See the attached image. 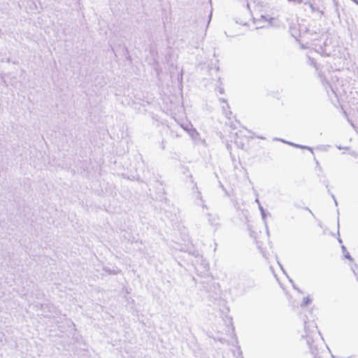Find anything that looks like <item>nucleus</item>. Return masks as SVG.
Masks as SVG:
<instances>
[{"instance_id":"f257e3e1","label":"nucleus","mask_w":358,"mask_h":358,"mask_svg":"<svg viewBox=\"0 0 358 358\" xmlns=\"http://www.w3.org/2000/svg\"><path fill=\"white\" fill-rule=\"evenodd\" d=\"M304 317V331L306 333V337L307 345L309 346L310 353L314 356V358H321L317 355V348L313 345V340L308 334L309 332L312 331V329L317 328L316 324L314 321L308 324L306 321V320H308V317L305 315Z\"/></svg>"},{"instance_id":"f03ea898","label":"nucleus","mask_w":358,"mask_h":358,"mask_svg":"<svg viewBox=\"0 0 358 358\" xmlns=\"http://www.w3.org/2000/svg\"><path fill=\"white\" fill-rule=\"evenodd\" d=\"M200 289L209 294L212 297H217L220 294V286L213 279L202 280L200 282Z\"/></svg>"},{"instance_id":"7ed1b4c3","label":"nucleus","mask_w":358,"mask_h":358,"mask_svg":"<svg viewBox=\"0 0 358 358\" xmlns=\"http://www.w3.org/2000/svg\"><path fill=\"white\" fill-rule=\"evenodd\" d=\"M66 323L67 326L71 329V330L74 331V334H73V339H74L76 343H81L83 338L81 336L76 334L77 330L75 329V324L71 320H67Z\"/></svg>"},{"instance_id":"20e7f679","label":"nucleus","mask_w":358,"mask_h":358,"mask_svg":"<svg viewBox=\"0 0 358 358\" xmlns=\"http://www.w3.org/2000/svg\"><path fill=\"white\" fill-rule=\"evenodd\" d=\"M199 264L203 271H201V273L206 272L208 271L209 264L206 259L203 258V256H201V259H198L195 260L194 265Z\"/></svg>"},{"instance_id":"39448f33","label":"nucleus","mask_w":358,"mask_h":358,"mask_svg":"<svg viewBox=\"0 0 358 358\" xmlns=\"http://www.w3.org/2000/svg\"><path fill=\"white\" fill-rule=\"evenodd\" d=\"M193 194L196 199H199L201 201V206L203 208H206V204L204 203V201L202 199L201 192L199 190L196 183H194V186L192 187Z\"/></svg>"},{"instance_id":"423d86ee","label":"nucleus","mask_w":358,"mask_h":358,"mask_svg":"<svg viewBox=\"0 0 358 358\" xmlns=\"http://www.w3.org/2000/svg\"><path fill=\"white\" fill-rule=\"evenodd\" d=\"M190 127L191 128L189 130V134L192 138V140L197 143L199 141H200V134L196 130V129L192 127V124H190Z\"/></svg>"},{"instance_id":"0eeeda50","label":"nucleus","mask_w":358,"mask_h":358,"mask_svg":"<svg viewBox=\"0 0 358 358\" xmlns=\"http://www.w3.org/2000/svg\"><path fill=\"white\" fill-rule=\"evenodd\" d=\"M119 48L121 50L122 55L126 57V59L129 61H131V57L129 55V50L125 44H119Z\"/></svg>"},{"instance_id":"6e6552de","label":"nucleus","mask_w":358,"mask_h":358,"mask_svg":"<svg viewBox=\"0 0 358 358\" xmlns=\"http://www.w3.org/2000/svg\"><path fill=\"white\" fill-rule=\"evenodd\" d=\"M287 144L291 145V146L297 148H301V149H303V150H308L310 151L313 155H314L313 149V148H311L310 146L300 145V144L294 143H292V142H289V143H287Z\"/></svg>"},{"instance_id":"1a4fd4ad","label":"nucleus","mask_w":358,"mask_h":358,"mask_svg":"<svg viewBox=\"0 0 358 358\" xmlns=\"http://www.w3.org/2000/svg\"><path fill=\"white\" fill-rule=\"evenodd\" d=\"M103 270L109 275H117L122 272L121 269L115 267V268H110L107 266H103Z\"/></svg>"},{"instance_id":"9d476101","label":"nucleus","mask_w":358,"mask_h":358,"mask_svg":"<svg viewBox=\"0 0 358 358\" xmlns=\"http://www.w3.org/2000/svg\"><path fill=\"white\" fill-rule=\"evenodd\" d=\"M289 32H290L292 36H293L296 41H299V38L301 36V34L296 27H290Z\"/></svg>"},{"instance_id":"9b49d317","label":"nucleus","mask_w":358,"mask_h":358,"mask_svg":"<svg viewBox=\"0 0 358 358\" xmlns=\"http://www.w3.org/2000/svg\"><path fill=\"white\" fill-rule=\"evenodd\" d=\"M321 78V82L322 83L323 85L326 87L327 91L328 92L327 87L331 90V92L335 94V92L331 85V84L329 83V81L324 78L320 76Z\"/></svg>"},{"instance_id":"f8f14e48","label":"nucleus","mask_w":358,"mask_h":358,"mask_svg":"<svg viewBox=\"0 0 358 358\" xmlns=\"http://www.w3.org/2000/svg\"><path fill=\"white\" fill-rule=\"evenodd\" d=\"M341 250H342V252L343 253L344 257L345 259H348L350 262H353L354 261V259L352 257V256L350 255V254L347 251V249H346L345 245H341Z\"/></svg>"},{"instance_id":"ddd939ff","label":"nucleus","mask_w":358,"mask_h":358,"mask_svg":"<svg viewBox=\"0 0 358 358\" xmlns=\"http://www.w3.org/2000/svg\"><path fill=\"white\" fill-rule=\"evenodd\" d=\"M188 253L195 257L196 259H201V255L197 250H188Z\"/></svg>"},{"instance_id":"4468645a","label":"nucleus","mask_w":358,"mask_h":358,"mask_svg":"<svg viewBox=\"0 0 358 358\" xmlns=\"http://www.w3.org/2000/svg\"><path fill=\"white\" fill-rule=\"evenodd\" d=\"M312 302V299L310 298L309 296L304 297L303 299V301L301 302L300 306L301 308L306 307L308 306Z\"/></svg>"},{"instance_id":"2eb2a0df","label":"nucleus","mask_w":358,"mask_h":358,"mask_svg":"<svg viewBox=\"0 0 358 358\" xmlns=\"http://www.w3.org/2000/svg\"><path fill=\"white\" fill-rule=\"evenodd\" d=\"M259 209L260 213H261L262 218L264 220V222H265L266 216H267V214L270 215V213H266L265 209L263 208V206H262L261 204H259Z\"/></svg>"},{"instance_id":"dca6fc26","label":"nucleus","mask_w":358,"mask_h":358,"mask_svg":"<svg viewBox=\"0 0 358 358\" xmlns=\"http://www.w3.org/2000/svg\"><path fill=\"white\" fill-rule=\"evenodd\" d=\"M320 177V182H322L324 185H325L326 188L329 187V180L326 178L324 175L318 176Z\"/></svg>"},{"instance_id":"f3484780","label":"nucleus","mask_w":358,"mask_h":358,"mask_svg":"<svg viewBox=\"0 0 358 358\" xmlns=\"http://www.w3.org/2000/svg\"><path fill=\"white\" fill-rule=\"evenodd\" d=\"M287 279L289 282L292 284V286L294 289L296 290L300 294L303 293V292L296 285L294 280L289 276H287Z\"/></svg>"},{"instance_id":"a211bd4d","label":"nucleus","mask_w":358,"mask_h":358,"mask_svg":"<svg viewBox=\"0 0 358 358\" xmlns=\"http://www.w3.org/2000/svg\"><path fill=\"white\" fill-rule=\"evenodd\" d=\"M275 259H276L277 263H278V266H279L280 268L281 269L282 272V273H283V274H285V275H286V277L287 278V276H289V275H288L287 273L286 272L285 269L284 268V267H283L282 264L280 262L279 259H278V255H275Z\"/></svg>"},{"instance_id":"6ab92c4d","label":"nucleus","mask_w":358,"mask_h":358,"mask_svg":"<svg viewBox=\"0 0 358 358\" xmlns=\"http://www.w3.org/2000/svg\"><path fill=\"white\" fill-rule=\"evenodd\" d=\"M261 20H265V21H268V22H269V24H270V25L271 26V25H272V22H273V20H274V18H273V17H270L269 19H267V17H266L265 15H262L260 16V18H259V19H257V21H260Z\"/></svg>"},{"instance_id":"aec40b11","label":"nucleus","mask_w":358,"mask_h":358,"mask_svg":"<svg viewBox=\"0 0 358 358\" xmlns=\"http://www.w3.org/2000/svg\"><path fill=\"white\" fill-rule=\"evenodd\" d=\"M339 227H340V224H339V217H338V219H337V228H338L337 235L338 236V241L340 243H342V239L340 238Z\"/></svg>"},{"instance_id":"412c9836","label":"nucleus","mask_w":358,"mask_h":358,"mask_svg":"<svg viewBox=\"0 0 358 358\" xmlns=\"http://www.w3.org/2000/svg\"><path fill=\"white\" fill-rule=\"evenodd\" d=\"M351 269L353 272V273H356V272H358V264H356V263H354L352 266H351Z\"/></svg>"},{"instance_id":"4be33fe9","label":"nucleus","mask_w":358,"mask_h":358,"mask_svg":"<svg viewBox=\"0 0 358 358\" xmlns=\"http://www.w3.org/2000/svg\"><path fill=\"white\" fill-rule=\"evenodd\" d=\"M314 161L315 162L316 166L318 168L319 171L322 172V169L320 166L319 162L317 161V159L315 157H314Z\"/></svg>"},{"instance_id":"5701e85b","label":"nucleus","mask_w":358,"mask_h":358,"mask_svg":"<svg viewBox=\"0 0 358 358\" xmlns=\"http://www.w3.org/2000/svg\"><path fill=\"white\" fill-rule=\"evenodd\" d=\"M40 308H41V309L42 310H44V308H46L49 309V308H50V306H49V305H48V304H40Z\"/></svg>"},{"instance_id":"b1692460","label":"nucleus","mask_w":358,"mask_h":358,"mask_svg":"<svg viewBox=\"0 0 358 358\" xmlns=\"http://www.w3.org/2000/svg\"><path fill=\"white\" fill-rule=\"evenodd\" d=\"M287 1L289 2H295V3H297L298 4H301L303 2V0H287Z\"/></svg>"},{"instance_id":"393cba45","label":"nucleus","mask_w":358,"mask_h":358,"mask_svg":"<svg viewBox=\"0 0 358 358\" xmlns=\"http://www.w3.org/2000/svg\"><path fill=\"white\" fill-rule=\"evenodd\" d=\"M303 208L306 210H308L313 217L315 216L314 213L312 212V210L308 207H304Z\"/></svg>"},{"instance_id":"a878e982","label":"nucleus","mask_w":358,"mask_h":358,"mask_svg":"<svg viewBox=\"0 0 358 358\" xmlns=\"http://www.w3.org/2000/svg\"><path fill=\"white\" fill-rule=\"evenodd\" d=\"M264 224H265V227H266V234H267L268 236H269V231H268V227L266 221L264 222Z\"/></svg>"},{"instance_id":"bb28decb","label":"nucleus","mask_w":358,"mask_h":358,"mask_svg":"<svg viewBox=\"0 0 358 358\" xmlns=\"http://www.w3.org/2000/svg\"><path fill=\"white\" fill-rule=\"evenodd\" d=\"M218 91H219L220 94H224V90L223 87H219Z\"/></svg>"},{"instance_id":"cd10ccee","label":"nucleus","mask_w":358,"mask_h":358,"mask_svg":"<svg viewBox=\"0 0 358 358\" xmlns=\"http://www.w3.org/2000/svg\"><path fill=\"white\" fill-rule=\"evenodd\" d=\"M294 205L297 208H302L301 206L299 203H294Z\"/></svg>"},{"instance_id":"c85d7f7f","label":"nucleus","mask_w":358,"mask_h":358,"mask_svg":"<svg viewBox=\"0 0 358 358\" xmlns=\"http://www.w3.org/2000/svg\"><path fill=\"white\" fill-rule=\"evenodd\" d=\"M275 140H278V141H280L286 144H287V143H289V141H287L285 140H283V139H280V138H275Z\"/></svg>"},{"instance_id":"c756f323","label":"nucleus","mask_w":358,"mask_h":358,"mask_svg":"<svg viewBox=\"0 0 358 358\" xmlns=\"http://www.w3.org/2000/svg\"><path fill=\"white\" fill-rule=\"evenodd\" d=\"M111 51L114 53L115 56L117 57L115 51L112 45H110Z\"/></svg>"},{"instance_id":"7c9ffc66","label":"nucleus","mask_w":358,"mask_h":358,"mask_svg":"<svg viewBox=\"0 0 358 358\" xmlns=\"http://www.w3.org/2000/svg\"><path fill=\"white\" fill-rule=\"evenodd\" d=\"M211 17H212V12H210V13L208 15V24H209V22H210V21L211 20Z\"/></svg>"},{"instance_id":"2f4dec72","label":"nucleus","mask_w":358,"mask_h":358,"mask_svg":"<svg viewBox=\"0 0 358 358\" xmlns=\"http://www.w3.org/2000/svg\"><path fill=\"white\" fill-rule=\"evenodd\" d=\"M215 220L208 219V222L211 225H213Z\"/></svg>"},{"instance_id":"473e14b6","label":"nucleus","mask_w":358,"mask_h":358,"mask_svg":"<svg viewBox=\"0 0 358 358\" xmlns=\"http://www.w3.org/2000/svg\"><path fill=\"white\" fill-rule=\"evenodd\" d=\"M178 80H179V82H180V83H182V74L180 75V78H178Z\"/></svg>"},{"instance_id":"72a5a7b5","label":"nucleus","mask_w":358,"mask_h":358,"mask_svg":"<svg viewBox=\"0 0 358 358\" xmlns=\"http://www.w3.org/2000/svg\"><path fill=\"white\" fill-rule=\"evenodd\" d=\"M183 173H184V174H187V173H189V169L187 168H185Z\"/></svg>"},{"instance_id":"f704fd0d","label":"nucleus","mask_w":358,"mask_h":358,"mask_svg":"<svg viewBox=\"0 0 358 358\" xmlns=\"http://www.w3.org/2000/svg\"><path fill=\"white\" fill-rule=\"evenodd\" d=\"M219 100H220V101H222V102H225V103L227 102V100H226L225 99H224V98H220V99H219Z\"/></svg>"},{"instance_id":"c9c22d12","label":"nucleus","mask_w":358,"mask_h":358,"mask_svg":"<svg viewBox=\"0 0 358 358\" xmlns=\"http://www.w3.org/2000/svg\"><path fill=\"white\" fill-rule=\"evenodd\" d=\"M310 7L311 8V9H312V10H313V11H315V7L313 6V4H310Z\"/></svg>"},{"instance_id":"e433bc0d","label":"nucleus","mask_w":358,"mask_h":358,"mask_svg":"<svg viewBox=\"0 0 358 358\" xmlns=\"http://www.w3.org/2000/svg\"><path fill=\"white\" fill-rule=\"evenodd\" d=\"M220 187H221L222 189H225V187H224V185H223L221 182H220Z\"/></svg>"},{"instance_id":"4c0bfd02","label":"nucleus","mask_w":358,"mask_h":358,"mask_svg":"<svg viewBox=\"0 0 358 358\" xmlns=\"http://www.w3.org/2000/svg\"><path fill=\"white\" fill-rule=\"evenodd\" d=\"M327 192H328V194H330V195L331 196V194H333V193L330 191V189H329V187H328V188H327Z\"/></svg>"},{"instance_id":"58836bf2","label":"nucleus","mask_w":358,"mask_h":358,"mask_svg":"<svg viewBox=\"0 0 358 358\" xmlns=\"http://www.w3.org/2000/svg\"><path fill=\"white\" fill-rule=\"evenodd\" d=\"M354 275L356 276L357 280L358 281V272L355 273Z\"/></svg>"},{"instance_id":"ea45409f","label":"nucleus","mask_w":358,"mask_h":358,"mask_svg":"<svg viewBox=\"0 0 358 358\" xmlns=\"http://www.w3.org/2000/svg\"><path fill=\"white\" fill-rule=\"evenodd\" d=\"M189 125H187V126H186V127H185V128H184V129H185V130H187L188 132H189Z\"/></svg>"},{"instance_id":"a19ab883","label":"nucleus","mask_w":358,"mask_h":358,"mask_svg":"<svg viewBox=\"0 0 358 358\" xmlns=\"http://www.w3.org/2000/svg\"><path fill=\"white\" fill-rule=\"evenodd\" d=\"M255 202H257V203H258V205L259 206L260 202H259V199H258V198H257V199H255Z\"/></svg>"},{"instance_id":"79ce46f5","label":"nucleus","mask_w":358,"mask_h":358,"mask_svg":"<svg viewBox=\"0 0 358 358\" xmlns=\"http://www.w3.org/2000/svg\"><path fill=\"white\" fill-rule=\"evenodd\" d=\"M352 1H353L355 3H356L357 5H358V0H351Z\"/></svg>"},{"instance_id":"37998d69","label":"nucleus","mask_w":358,"mask_h":358,"mask_svg":"<svg viewBox=\"0 0 358 358\" xmlns=\"http://www.w3.org/2000/svg\"><path fill=\"white\" fill-rule=\"evenodd\" d=\"M162 148L164 150L165 148V145H164V142L162 141Z\"/></svg>"},{"instance_id":"c03bdc74","label":"nucleus","mask_w":358,"mask_h":358,"mask_svg":"<svg viewBox=\"0 0 358 358\" xmlns=\"http://www.w3.org/2000/svg\"><path fill=\"white\" fill-rule=\"evenodd\" d=\"M334 203L336 206H338V202H337V200L336 199H334Z\"/></svg>"},{"instance_id":"a18cd8bd","label":"nucleus","mask_w":358,"mask_h":358,"mask_svg":"<svg viewBox=\"0 0 358 358\" xmlns=\"http://www.w3.org/2000/svg\"><path fill=\"white\" fill-rule=\"evenodd\" d=\"M223 190H224V192H225V194H226L227 196H229V194H228V192H227V189H223Z\"/></svg>"},{"instance_id":"49530a36","label":"nucleus","mask_w":358,"mask_h":358,"mask_svg":"<svg viewBox=\"0 0 358 358\" xmlns=\"http://www.w3.org/2000/svg\"><path fill=\"white\" fill-rule=\"evenodd\" d=\"M331 197H332V199H334H334H336V197H335L334 194H331Z\"/></svg>"},{"instance_id":"de8ad7c7","label":"nucleus","mask_w":358,"mask_h":358,"mask_svg":"<svg viewBox=\"0 0 358 358\" xmlns=\"http://www.w3.org/2000/svg\"><path fill=\"white\" fill-rule=\"evenodd\" d=\"M218 82H219L220 84H222L221 78H218Z\"/></svg>"},{"instance_id":"09e8293b","label":"nucleus","mask_w":358,"mask_h":358,"mask_svg":"<svg viewBox=\"0 0 358 358\" xmlns=\"http://www.w3.org/2000/svg\"><path fill=\"white\" fill-rule=\"evenodd\" d=\"M188 176H189L190 178H192V175L191 173H189V174L188 175Z\"/></svg>"},{"instance_id":"8fccbe9b","label":"nucleus","mask_w":358,"mask_h":358,"mask_svg":"<svg viewBox=\"0 0 358 358\" xmlns=\"http://www.w3.org/2000/svg\"><path fill=\"white\" fill-rule=\"evenodd\" d=\"M259 138L264 139V138L262 136H258Z\"/></svg>"},{"instance_id":"3c124183","label":"nucleus","mask_w":358,"mask_h":358,"mask_svg":"<svg viewBox=\"0 0 358 358\" xmlns=\"http://www.w3.org/2000/svg\"><path fill=\"white\" fill-rule=\"evenodd\" d=\"M243 146H244L243 144L241 145V147L242 149H243Z\"/></svg>"},{"instance_id":"603ef678","label":"nucleus","mask_w":358,"mask_h":358,"mask_svg":"<svg viewBox=\"0 0 358 358\" xmlns=\"http://www.w3.org/2000/svg\"><path fill=\"white\" fill-rule=\"evenodd\" d=\"M348 121L350 122L352 124V123L351 122V121L350 120V119L348 118Z\"/></svg>"},{"instance_id":"864d4df0","label":"nucleus","mask_w":358,"mask_h":358,"mask_svg":"<svg viewBox=\"0 0 358 358\" xmlns=\"http://www.w3.org/2000/svg\"><path fill=\"white\" fill-rule=\"evenodd\" d=\"M335 5H336V6H337V5H338V2H336H336H335Z\"/></svg>"},{"instance_id":"5fc2aeb1","label":"nucleus","mask_w":358,"mask_h":358,"mask_svg":"<svg viewBox=\"0 0 358 358\" xmlns=\"http://www.w3.org/2000/svg\"><path fill=\"white\" fill-rule=\"evenodd\" d=\"M344 114H345V116H347V113H346L345 111H344Z\"/></svg>"},{"instance_id":"6e6d98bb","label":"nucleus","mask_w":358,"mask_h":358,"mask_svg":"<svg viewBox=\"0 0 358 358\" xmlns=\"http://www.w3.org/2000/svg\"><path fill=\"white\" fill-rule=\"evenodd\" d=\"M331 358H335V356H334L333 355H331Z\"/></svg>"},{"instance_id":"4d7b16f0","label":"nucleus","mask_w":358,"mask_h":358,"mask_svg":"<svg viewBox=\"0 0 358 358\" xmlns=\"http://www.w3.org/2000/svg\"><path fill=\"white\" fill-rule=\"evenodd\" d=\"M242 358H243V357H242Z\"/></svg>"}]
</instances>
